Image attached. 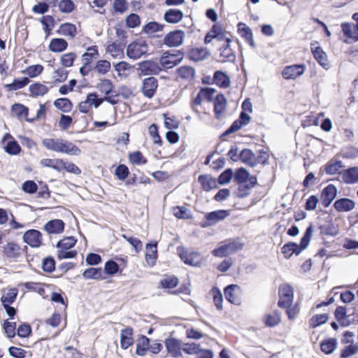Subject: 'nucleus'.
Returning a JSON list of instances; mask_svg holds the SVG:
<instances>
[{"mask_svg":"<svg viewBox=\"0 0 358 358\" xmlns=\"http://www.w3.org/2000/svg\"><path fill=\"white\" fill-rule=\"evenodd\" d=\"M313 233V224L310 223L301 237L300 243L298 244L296 242L289 241L284 244L281 248V252L286 259H290L293 255H299L302 251L306 249L310 242Z\"/></svg>","mask_w":358,"mask_h":358,"instance_id":"obj_1","label":"nucleus"},{"mask_svg":"<svg viewBox=\"0 0 358 358\" xmlns=\"http://www.w3.org/2000/svg\"><path fill=\"white\" fill-rule=\"evenodd\" d=\"M42 144L47 150L71 156H79L82 153L81 149L76 144L63 138H44Z\"/></svg>","mask_w":358,"mask_h":358,"instance_id":"obj_2","label":"nucleus"},{"mask_svg":"<svg viewBox=\"0 0 358 358\" xmlns=\"http://www.w3.org/2000/svg\"><path fill=\"white\" fill-rule=\"evenodd\" d=\"M243 246L244 243L242 242L240 238L226 240L214 248L211 251V254L215 257H226L241 250Z\"/></svg>","mask_w":358,"mask_h":358,"instance_id":"obj_3","label":"nucleus"},{"mask_svg":"<svg viewBox=\"0 0 358 358\" xmlns=\"http://www.w3.org/2000/svg\"><path fill=\"white\" fill-rule=\"evenodd\" d=\"M184 52L181 50H166L159 57V64L164 71L178 65L183 59Z\"/></svg>","mask_w":358,"mask_h":358,"instance_id":"obj_4","label":"nucleus"},{"mask_svg":"<svg viewBox=\"0 0 358 358\" xmlns=\"http://www.w3.org/2000/svg\"><path fill=\"white\" fill-rule=\"evenodd\" d=\"M177 254L182 262L189 266L199 267L202 263V257L200 253L196 251H188V250L179 245L176 248Z\"/></svg>","mask_w":358,"mask_h":358,"instance_id":"obj_5","label":"nucleus"},{"mask_svg":"<svg viewBox=\"0 0 358 358\" xmlns=\"http://www.w3.org/2000/svg\"><path fill=\"white\" fill-rule=\"evenodd\" d=\"M137 65V71L142 76L158 75L162 71H164L160 64L152 59L141 61Z\"/></svg>","mask_w":358,"mask_h":358,"instance_id":"obj_6","label":"nucleus"},{"mask_svg":"<svg viewBox=\"0 0 358 358\" xmlns=\"http://www.w3.org/2000/svg\"><path fill=\"white\" fill-rule=\"evenodd\" d=\"M268 157V154L264 149L254 152L248 148V166L253 168L259 164L262 168L266 164Z\"/></svg>","mask_w":358,"mask_h":358,"instance_id":"obj_7","label":"nucleus"},{"mask_svg":"<svg viewBox=\"0 0 358 358\" xmlns=\"http://www.w3.org/2000/svg\"><path fill=\"white\" fill-rule=\"evenodd\" d=\"M234 182L238 187L236 192V195L238 198H244L246 196V168L240 167L234 173Z\"/></svg>","mask_w":358,"mask_h":358,"instance_id":"obj_8","label":"nucleus"},{"mask_svg":"<svg viewBox=\"0 0 358 358\" xmlns=\"http://www.w3.org/2000/svg\"><path fill=\"white\" fill-rule=\"evenodd\" d=\"M229 215V211L220 209L206 213L204 215V222L201 224L203 228L213 226L217 222L224 220Z\"/></svg>","mask_w":358,"mask_h":358,"instance_id":"obj_9","label":"nucleus"},{"mask_svg":"<svg viewBox=\"0 0 358 358\" xmlns=\"http://www.w3.org/2000/svg\"><path fill=\"white\" fill-rule=\"evenodd\" d=\"M185 36V33L183 30L175 29L165 35L163 43L169 48L179 47L182 44Z\"/></svg>","mask_w":358,"mask_h":358,"instance_id":"obj_10","label":"nucleus"},{"mask_svg":"<svg viewBox=\"0 0 358 358\" xmlns=\"http://www.w3.org/2000/svg\"><path fill=\"white\" fill-rule=\"evenodd\" d=\"M279 300L278 305L280 308L291 306L294 298V289L289 285L280 286L278 290Z\"/></svg>","mask_w":358,"mask_h":358,"instance_id":"obj_11","label":"nucleus"},{"mask_svg":"<svg viewBox=\"0 0 358 358\" xmlns=\"http://www.w3.org/2000/svg\"><path fill=\"white\" fill-rule=\"evenodd\" d=\"M317 229L320 230V235L322 236H330L335 237L340 232L338 225L334 223L330 216L324 219V223L317 224Z\"/></svg>","mask_w":358,"mask_h":358,"instance_id":"obj_12","label":"nucleus"},{"mask_svg":"<svg viewBox=\"0 0 358 358\" xmlns=\"http://www.w3.org/2000/svg\"><path fill=\"white\" fill-rule=\"evenodd\" d=\"M310 50L314 59L321 66L325 69H328L330 67L327 53L320 45H318V43L317 41H314L310 43Z\"/></svg>","mask_w":358,"mask_h":358,"instance_id":"obj_13","label":"nucleus"},{"mask_svg":"<svg viewBox=\"0 0 358 358\" xmlns=\"http://www.w3.org/2000/svg\"><path fill=\"white\" fill-rule=\"evenodd\" d=\"M167 353L173 357L177 358L182 356V342L177 338L168 337L164 341Z\"/></svg>","mask_w":358,"mask_h":358,"instance_id":"obj_14","label":"nucleus"},{"mask_svg":"<svg viewBox=\"0 0 358 358\" xmlns=\"http://www.w3.org/2000/svg\"><path fill=\"white\" fill-rule=\"evenodd\" d=\"M22 239L30 247L39 248L42 245V233L38 229H28L24 232Z\"/></svg>","mask_w":358,"mask_h":358,"instance_id":"obj_15","label":"nucleus"},{"mask_svg":"<svg viewBox=\"0 0 358 358\" xmlns=\"http://www.w3.org/2000/svg\"><path fill=\"white\" fill-rule=\"evenodd\" d=\"M338 189L334 184H329L321 192L320 202L324 208L329 207L336 198Z\"/></svg>","mask_w":358,"mask_h":358,"instance_id":"obj_16","label":"nucleus"},{"mask_svg":"<svg viewBox=\"0 0 358 358\" xmlns=\"http://www.w3.org/2000/svg\"><path fill=\"white\" fill-rule=\"evenodd\" d=\"M306 70L304 64H295L285 66L282 71V76L286 80H294L303 75Z\"/></svg>","mask_w":358,"mask_h":358,"instance_id":"obj_17","label":"nucleus"},{"mask_svg":"<svg viewBox=\"0 0 358 358\" xmlns=\"http://www.w3.org/2000/svg\"><path fill=\"white\" fill-rule=\"evenodd\" d=\"M158 87V80L155 77L150 76L143 79L141 92L148 99L152 98L156 92Z\"/></svg>","mask_w":358,"mask_h":358,"instance_id":"obj_18","label":"nucleus"},{"mask_svg":"<svg viewBox=\"0 0 358 358\" xmlns=\"http://www.w3.org/2000/svg\"><path fill=\"white\" fill-rule=\"evenodd\" d=\"M6 139L9 140L3 147L5 152L13 156L19 155L21 152L22 149L17 140H15L8 133L3 135L1 142L3 143Z\"/></svg>","mask_w":358,"mask_h":358,"instance_id":"obj_19","label":"nucleus"},{"mask_svg":"<svg viewBox=\"0 0 358 358\" xmlns=\"http://www.w3.org/2000/svg\"><path fill=\"white\" fill-rule=\"evenodd\" d=\"M65 223L61 219H52L48 221L43 229L49 234H59L64 231Z\"/></svg>","mask_w":358,"mask_h":358,"instance_id":"obj_20","label":"nucleus"},{"mask_svg":"<svg viewBox=\"0 0 358 358\" xmlns=\"http://www.w3.org/2000/svg\"><path fill=\"white\" fill-rule=\"evenodd\" d=\"M198 182L200 183L202 189L205 192H210L218 187L216 178L208 174H201L198 177Z\"/></svg>","mask_w":358,"mask_h":358,"instance_id":"obj_21","label":"nucleus"},{"mask_svg":"<svg viewBox=\"0 0 358 358\" xmlns=\"http://www.w3.org/2000/svg\"><path fill=\"white\" fill-rule=\"evenodd\" d=\"M146 253L145 260L150 266H153L156 264L157 259V241H149L145 245Z\"/></svg>","mask_w":358,"mask_h":358,"instance_id":"obj_22","label":"nucleus"},{"mask_svg":"<svg viewBox=\"0 0 358 358\" xmlns=\"http://www.w3.org/2000/svg\"><path fill=\"white\" fill-rule=\"evenodd\" d=\"M134 329L131 327H127L120 332V348L123 350L128 349L134 344Z\"/></svg>","mask_w":358,"mask_h":358,"instance_id":"obj_23","label":"nucleus"},{"mask_svg":"<svg viewBox=\"0 0 358 358\" xmlns=\"http://www.w3.org/2000/svg\"><path fill=\"white\" fill-rule=\"evenodd\" d=\"M227 103L226 97L221 92L217 94L215 97L213 101V111L216 119H220L222 113L225 111Z\"/></svg>","mask_w":358,"mask_h":358,"instance_id":"obj_24","label":"nucleus"},{"mask_svg":"<svg viewBox=\"0 0 358 358\" xmlns=\"http://www.w3.org/2000/svg\"><path fill=\"white\" fill-rule=\"evenodd\" d=\"M340 174L345 184H355L358 182V166H350L343 170Z\"/></svg>","mask_w":358,"mask_h":358,"instance_id":"obj_25","label":"nucleus"},{"mask_svg":"<svg viewBox=\"0 0 358 358\" xmlns=\"http://www.w3.org/2000/svg\"><path fill=\"white\" fill-rule=\"evenodd\" d=\"M21 248L16 243L8 242L3 247V255L8 259H17L21 255Z\"/></svg>","mask_w":358,"mask_h":358,"instance_id":"obj_26","label":"nucleus"},{"mask_svg":"<svg viewBox=\"0 0 358 358\" xmlns=\"http://www.w3.org/2000/svg\"><path fill=\"white\" fill-rule=\"evenodd\" d=\"M213 83L219 87L226 89L230 86L231 80L227 72L217 70L213 73Z\"/></svg>","mask_w":358,"mask_h":358,"instance_id":"obj_27","label":"nucleus"},{"mask_svg":"<svg viewBox=\"0 0 358 358\" xmlns=\"http://www.w3.org/2000/svg\"><path fill=\"white\" fill-rule=\"evenodd\" d=\"M338 212H349L355 207V202L348 198H340L335 201L333 205Z\"/></svg>","mask_w":358,"mask_h":358,"instance_id":"obj_28","label":"nucleus"},{"mask_svg":"<svg viewBox=\"0 0 358 358\" xmlns=\"http://www.w3.org/2000/svg\"><path fill=\"white\" fill-rule=\"evenodd\" d=\"M183 12L178 8H169L164 14V20L169 24H177L183 18Z\"/></svg>","mask_w":358,"mask_h":358,"instance_id":"obj_29","label":"nucleus"},{"mask_svg":"<svg viewBox=\"0 0 358 358\" xmlns=\"http://www.w3.org/2000/svg\"><path fill=\"white\" fill-rule=\"evenodd\" d=\"M69 46L67 41L63 38H53L50 40L48 50L55 53H60L65 51Z\"/></svg>","mask_w":358,"mask_h":358,"instance_id":"obj_30","label":"nucleus"},{"mask_svg":"<svg viewBox=\"0 0 358 358\" xmlns=\"http://www.w3.org/2000/svg\"><path fill=\"white\" fill-rule=\"evenodd\" d=\"M49 87L41 82H34L29 86V96L32 98L43 96L49 92Z\"/></svg>","mask_w":358,"mask_h":358,"instance_id":"obj_31","label":"nucleus"},{"mask_svg":"<svg viewBox=\"0 0 358 358\" xmlns=\"http://www.w3.org/2000/svg\"><path fill=\"white\" fill-rule=\"evenodd\" d=\"M124 270L111 257L104 264L103 272L108 276L112 277L115 275H122Z\"/></svg>","mask_w":358,"mask_h":358,"instance_id":"obj_32","label":"nucleus"},{"mask_svg":"<svg viewBox=\"0 0 358 358\" xmlns=\"http://www.w3.org/2000/svg\"><path fill=\"white\" fill-rule=\"evenodd\" d=\"M83 277L86 280H106V276L103 275V269L101 267H90L83 272Z\"/></svg>","mask_w":358,"mask_h":358,"instance_id":"obj_33","label":"nucleus"},{"mask_svg":"<svg viewBox=\"0 0 358 358\" xmlns=\"http://www.w3.org/2000/svg\"><path fill=\"white\" fill-rule=\"evenodd\" d=\"M210 52L206 48H193L188 53L189 59L194 62L203 61L208 58Z\"/></svg>","mask_w":358,"mask_h":358,"instance_id":"obj_34","label":"nucleus"},{"mask_svg":"<svg viewBox=\"0 0 358 358\" xmlns=\"http://www.w3.org/2000/svg\"><path fill=\"white\" fill-rule=\"evenodd\" d=\"M29 83L30 79L26 76L15 78L13 79L11 83L3 85V87L7 92H13L24 88Z\"/></svg>","mask_w":358,"mask_h":358,"instance_id":"obj_35","label":"nucleus"},{"mask_svg":"<svg viewBox=\"0 0 358 358\" xmlns=\"http://www.w3.org/2000/svg\"><path fill=\"white\" fill-rule=\"evenodd\" d=\"M150 338L143 334H140L136 343L135 354L138 356L143 357L149 351Z\"/></svg>","mask_w":358,"mask_h":358,"instance_id":"obj_36","label":"nucleus"},{"mask_svg":"<svg viewBox=\"0 0 358 358\" xmlns=\"http://www.w3.org/2000/svg\"><path fill=\"white\" fill-rule=\"evenodd\" d=\"M239 287L235 284H229L224 288V294L226 300L232 304L238 306L241 303L240 298L235 296V289Z\"/></svg>","mask_w":358,"mask_h":358,"instance_id":"obj_37","label":"nucleus"},{"mask_svg":"<svg viewBox=\"0 0 358 358\" xmlns=\"http://www.w3.org/2000/svg\"><path fill=\"white\" fill-rule=\"evenodd\" d=\"M56 32L57 34L74 38L77 34V28L73 23L64 22L60 24Z\"/></svg>","mask_w":358,"mask_h":358,"instance_id":"obj_38","label":"nucleus"},{"mask_svg":"<svg viewBox=\"0 0 358 358\" xmlns=\"http://www.w3.org/2000/svg\"><path fill=\"white\" fill-rule=\"evenodd\" d=\"M86 50L87 52L83 54L82 59L85 66L90 67L93 59L99 56L98 46L95 45L89 46Z\"/></svg>","mask_w":358,"mask_h":358,"instance_id":"obj_39","label":"nucleus"},{"mask_svg":"<svg viewBox=\"0 0 358 358\" xmlns=\"http://www.w3.org/2000/svg\"><path fill=\"white\" fill-rule=\"evenodd\" d=\"M10 111L11 113L18 119L24 117L26 122L27 119H29V117H28L29 109L27 106L22 103H13L11 106Z\"/></svg>","mask_w":358,"mask_h":358,"instance_id":"obj_40","label":"nucleus"},{"mask_svg":"<svg viewBox=\"0 0 358 358\" xmlns=\"http://www.w3.org/2000/svg\"><path fill=\"white\" fill-rule=\"evenodd\" d=\"M147 54V50H140L137 46L136 42L132 41L130 43L126 50L127 56L133 60L140 59L142 56Z\"/></svg>","mask_w":358,"mask_h":358,"instance_id":"obj_41","label":"nucleus"},{"mask_svg":"<svg viewBox=\"0 0 358 358\" xmlns=\"http://www.w3.org/2000/svg\"><path fill=\"white\" fill-rule=\"evenodd\" d=\"M264 324L268 327H275L281 322V314L278 310H275L273 313H268L264 315L263 317Z\"/></svg>","mask_w":358,"mask_h":358,"instance_id":"obj_42","label":"nucleus"},{"mask_svg":"<svg viewBox=\"0 0 358 358\" xmlns=\"http://www.w3.org/2000/svg\"><path fill=\"white\" fill-rule=\"evenodd\" d=\"M338 341L336 338H329L324 339L320 343L321 351L326 355L332 354L336 349Z\"/></svg>","mask_w":358,"mask_h":358,"instance_id":"obj_43","label":"nucleus"},{"mask_svg":"<svg viewBox=\"0 0 358 358\" xmlns=\"http://www.w3.org/2000/svg\"><path fill=\"white\" fill-rule=\"evenodd\" d=\"M238 150L239 148L237 147V145H231L228 152L229 157L234 162L240 160L241 162L246 164V148H243L241 150L239 154L238 153Z\"/></svg>","mask_w":358,"mask_h":358,"instance_id":"obj_44","label":"nucleus"},{"mask_svg":"<svg viewBox=\"0 0 358 358\" xmlns=\"http://www.w3.org/2000/svg\"><path fill=\"white\" fill-rule=\"evenodd\" d=\"M164 27V24L158 22L150 21L143 26L141 31L142 33L146 34L150 37H152V34L162 31Z\"/></svg>","mask_w":358,"mask_h":358,"instance_id":"obj_45","label":"nucleus"},{"mask_svg":"<svg viewBox=\"0 0 358 358\" xmlns=\"http://www.w3.org/2000/svg\"><path fill=\"white\" fill-rule=\"evenodd\" d=\"M53 105L57 109L63 113L70 112L73 106L72 101L67 97H61L55 99L53 101Z\"/></svg>","mask_w":358,"mask_h":358,"instance_id":"obj_46","label":"nucleus"},{"mask_svg":"<svg viewBox=\"0 0 358 358\" xmlns=\"http://www.w3.org/2000/svg\"><path fill=\"white\" fill-rule=\"evenodd\" d=\"M179 284V279L177 276L172 275L162 279L159 281V287L164 289L176 288Z\"/></svg>","mask_w":358,"mask_h":358,"instance_id":"obj_47","label":"nucleus"},{"mask_svg":"<svg viewBox=\"0 0 358 358\" xmlns=\"http://www.w3.org/2000/svg\"><path fill=\"white\" fill-rule=\"evenodd\" d=\"M44 67L43 65L37 64L30 65L26 67L25 69L22 70V73L27 75V78H34L38 77L43 71Z\"/></svg>","mask_w":358,"mask_h":358,"instance_id":"obj_48","label":"nucleus"},{"mask_svg":"<svg viewBox=\"0 0 358 358\" xmlns=\"http://www.w3.org/2000/svg\"><path fill=\"white\" fill-rule=\"evenodd\" d=\"M173 213L176 217L180 220L192 219V214L187 207L176 206L173 208Z\"/></svg>","mask_w":358,"mask_h":358,"instance_id":"obj_49","label":"nucleus"},{"mask_svg":"<svg viewBox=\"0 0 358 358\" xmlns=\"http://www.w3.org/2000/svg\"><path fill=\"white\" fill-rule=\"evenodd\" d=\"M178 76L185 80H194L195 78V69L190 66H182L176 69Z\"/></svg>","mask_w":358,"mask_h":358,"instance_id":"obj_50","label":"nucleus"},{"mask_svg":"<svg viewBox=\"0 0 358 358\" xmlns=\"http://www.w3.org/2000/svg\"><path fill=\"white\" fill-rule=\"evenodd\" d=\"M78 240L75 236H66L63 239L59 240L57 244L56 248L57 249L70 250L74 248Z\"/></svg>","mask_w":358,"mask_h":358,"instance_id":"obj_51","label":"nucleus"},{"mask_svg":"<svg viewBox=\"0 0 358 358\" xmlns=\"http://www.w3.org/2000/svg\"><path fill=\"white\" fill-rule=\"evenodd\" d=\"M56 261L54 257L48 255L44 257L41 262V269L47 273H52L55 271Z\"/></svg>","mask_w":358,"mask_h":358,"instance_id":"obj_52","label":"nucleus"},{"mask_svg":"<svg viewBox=\"0 0 358 358\" xmlns=\"http://www.w3.org/2000/svg\"><path fill=\"white\" fill-rule=\"evenodd\" d=\"M125 44H122L117 41L113 42L106 47V52L111 54V56L114 58L118 56V54L115 55L113 52H117L120 54V58H124V46Z\"/></svg>","mask_w":358,"mask_h":358,"instance_id":"obj_53","label":"nucleus"},{"mask_svg":"<svg viewBox=\"0 0 358 358\" xmlns=\"http://www.w3.org/2000/svg\"><path fill=\"white\" fill-rule=\"evenodd\" d=\"M128 159L129 162L134 165H144L148 163L147 158H145L139 150L129 152Z\"/></svg>","mask_w":358,"mask_h":358,"instance_id":"obj_54","label":"nucleus"},{"mask_svg":"<svg viewBox=\"0 0 358 358\" xmlns=\"http://www.w3.org/2000/svg\"><path fill=\"white\" fill-rule=\"evenodd\" d=\"M114 175L117 180L125 181L126 179L131 175L128 166L124 164H119L114 171Z\"/></svg>","mask_w":358,"mask_h":358,"instance_id":"obj_55","label":"nucleus"},{"mask_svg":"<svg viewBox=\"0 0 358 358\" xmlns=\"http://www.w3.org/2000/svg\"><path fill=\"white\" fill-rule=\"evenodd\" d=\"M210 293L213 296V302L216 308L218 310H222L223 309V296L221 290L217 286H213L210 289Z\"/></svg>","mask_w":358,"mask_h":358,"instance_id":"obj_56","label":"nucleus"},{"mask_svg":"<svg viewBox=\"0 0 358 358\" xmlns=\"http://www.w3.org/2000/svg\"><path fill=\"white\" fill-rule=\"evenodd\" d=\"M18 290L16 288H11L8 290L6 294L1 296L0 301L2 306L13 304L17 296Z\"/></svg>","mask_w":358,"mask_h":358,"instance_id":"obj_57","label":"nucleus"},{"mask_svg":"<svg viewBox=\"0 0 358 358\" xmlns=\"http://www.w3.org/2000/svg\"><path fill=\"white\" fill-rule=\"evenodd\" d=\"M96 87L105 95L114 92V85L110 80L107 78L101 79L100 83L97 84Z\"/></svg>","mask_w":358,"mask_h":358,"instance_id":"obj_58","label":"nucleus"},{"mask_svg":"<svg viewBox=\"0 0 358 358\" xmlns=\"http://www.w3.org/2000/svg\"><path fill=\"white\" fill-rule=\"evenodd\" d=\"M234 177V171L231 168L226 169L222 172L220 176L216 178L217 185H225L229 184Z\"/></svg>","mask_w":358,"mask_h":358,"instance_id":"obj_59","label":"nucleus"},{"mask_svg":"<svg viewBox=\"0 0 358 358\" xmlns=\"http://www.w3.org/2000/svg\"><path fill=\"white\" fill-rule=\"evenodd\" d=\"M329 315L327 313L314 315L310 320V327L316 328L327 322Z\"/></svg>","mask_w":358,"mask_h":358,"instance_id":"obj_60","label":"nucleus"},{"mask_svg":"<svg viewBox=\"0 0 358 358\" xmlns=\"http://www.w3.org/2000/svg\"><path fill=\"white\" fill-rule=\"evenodd\" d=\"M59 10L65 14L71 13L76 9V5L73 0H60L58 3Z\"/></svg>","mask_w":358,"mask_h":358,"instance_id":"obj_61","label":"nucleus"},{"mask_svg":"<svg viewBox=\"0 0 358 358\" xmlns=\"http://www.w3.org/2000/svg\"><path fill=\"white\" fill-rule=\"evenodd\" d=\"M2 327L4 330V333L8 338H13L17 334V331L15 332L17 327L15 322H10L8 320H6L3 321Z\"/></svg>","mask_w":358,"mask_h":358,"instance_id":"obj_62","label":"nucleus"},{"mask_svg":"<svg viewBox=\"0 0 358 358\" xmlns=\"http://www.w3.org/2000/svg\"><path fill=\"white\" fill-rule=\"evenodd\" d=\"M17 335L22 338L30 337L32 335L31 324L27 322H22L17 328Z\"/></svg>","mask_w":358,"mask_h":358,"instance_id":"obj_63","label":"nucleus"},{"mask_svg":"<svg viewBox=\"0 0 358 358\" xmlns=\"http://www.w3.org/2000/svg\"><path fill=\"white\" fill-rule=\"evenodd\" d=\"M148 131L150 136L153 140V143L162 146L163 144V140L159 133V126L155 123H152L150 125Z\"/></svg>","mask_w":358,"mask_h":358,"instance_id":"obj_64","label":"nucleus"}]
</instances>
